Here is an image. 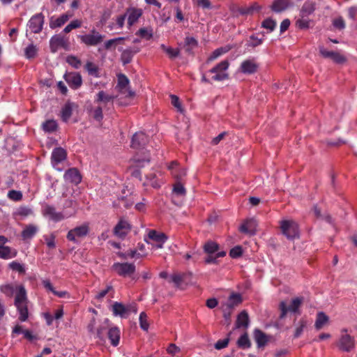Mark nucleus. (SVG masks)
<instances>
[{"mask_svg": "<svg viewBox=\"0 0 357 357\" xmlns=\"http://www.w3.org/2000/svg\"><path fill=\"white\" fill-rule=\"evenodd\" d=\"M17 289V291L15 294L14 304L19 312V319L21 321H25L29 317V301L26 296V291L22 285H19Z\"/></svg>", "mask_w": 357, "mask_h": 357, "instance_id": "1", "label": "nucleus"}, {"mask_svg": "<svg viewBox=\"0 0 357 357\" xmlns=\"http://www.w3.org/2000/svg\"><path fill=\"white\" fill-rule=\"evenodd\" d=\"M114 96L105 93L104 91H100L96 96L94 102L98 105L92 110L93 118L100 122L103 119L102 104L105 107L109 102L112 103Z\"/></svg>", "mask_w": 357, "mask_h": 357, "instance_id": "2", "label": "nucleus"}, {"mask_svg": "<svg viewBox=\"0 0 357 357\" xmlns=\"http://www.w3.org/2000/svg\"><path fill=\"white\" fill-rule=\"evenodd\" d=\"M229 66L228 60H223L216 64L213 68L208 70V73L215 74L211 77V80L215 82H221L229 78V74L227 73Z\"/></svg>", "mask_w": 357, "mask_h": 357, "instance_id": "3", "label": "nucleus"}, {"mask_svg": "<svg viewBox=\"0 0 357 357\" xmlns=\"http://www.w3.org/2000/svg\"><path fill=\"white\" fill-rule=\"evenodd\" d=\"M281 232L288 239H294L299 235L298 224L292 220H284L280 222Z\"/></svg>", "mask_w": 357, "mask_h": 357, "instance_id": "4", "label": "nucleus"}, {"mask_svg": "<svg viewBox=\"0 0 357 357\" xmlns=\"http://www.w3.org/2000/svg\"><path fill=\"white\" fill-rule=\"evenodd\" d=\"M89 223H84L68 231L66 238L74 243H77L79 239L86 237L89 233Z\"/></svg>", "mask_w": 357, "mask_h": 357, "instance_id": "5", "label": "nucleus"}, {"mask_svg": "<svg viewBox=\"0 0 357 357\" xmlns=\"http://www.w3.org/2000/svg\"><path fill=\"white\" fill-rule=\"evenodd\" d=\"M303 301V298L302 297L294 298L288 307L285 301H281L279 305V309L280 310V319H282L285 318L288 312L300 314L299 308Z\"/></svg>", "mask_w": 357, "mask_h": 357, "instance_id": "6", "label": "nucleus"}, {"mask_svg": "<svg viewBox=\"0 0 357 357\" xmlns=\"http://www.w3.org/2000/svg\"><path fill=\"white\" fill-rule=\"evenodd\" d=\"M347 328L341 330V335L337 343L339 349L345 352H349L355 347L354 337L347 334Z\"/></svg>", "mask_w": 357, "mask_h": 357, "instance_id": "7", "label": "nucleus"}, {"mask_svg": "<svg viewBox=\"0 0 357 357\" xmlns=\"http://www.w3.org/2000/svg\"><path fill=\"white\" fill-rule=\"evenodd\" d=\"M82 43L87 46H96L103 41L105 36L100 34L95 29H93L89 33L85 35H79Z\"/></svg>", "mask_w": 357, "mask_h": 357, "instance_id": "8", "label": "nucleus"}, {"mask_svg": "<svg viewBox=\"0 0 357 357\" xmlns=\"http://www.w3.org/2000/svg\"><path fill=\"white\" fill-rule=\"evenodd\" d=\"M112 270L122 277L131 276L135 272V266L130 263H114L112 266Z\"/></svg>", "mask_w": 357, "mask_h": 357, "instance_id": "9", "label": "nucleus"}, {"mask_svg": "<svg viewBox=\"0 0 357 357\" xmlns=\"http://www.w3.org/2000/svg\"><path fill=\"white\" fill-rule=\"evenodd\" d=\"M69 47V42L68 38L61 34H56L53 36L50 40V47L52 53H55L61 47L64 50H68Z\"/></svg>", "mask_w": 357, "mask_h": 357, "instance_id": "10", "label": "nucleus"}, {"mask_svg": "<svg viewBox=\"0 0 357 357\" xmlns=\"http://www.w3.org/2000/svg\"><path fill=\"white\" fill-rule=\"evenodd\" d=\"M63 79L72 89L77 90L82 85V77L79 73H66L63 75Z\"/></svg>", "mask_w": 357, "mask_h": 357, "instance_id": "11", "label": "nucleus"}, {"mask_svg": "<svg viewBox=\"0 0 357 357\" xmlns=\"http://www.w3.org/2000/svg\"><path fill=\"white\" fill-rule=\"evenodd\" d=\"M319 51L320 55L325 59H331L335 63L342 64L346 62L347 59L344 56L340 54L337 52L328 51L323 45L319 46Z\"/></svg>", "mask_w": 357, "mask_h": 357, "instance_id": "12", "label": "nucleus"}, {"mask_svg": "<svg viewBox=\"0 0 357 357\" xmlns=\"http://www.w3.org/2000/svg\"><path fill=\"white\" fill-rule=\"evenodd\" d=\"M43 215L54 222H58L65 219L63 213L56 211L54 206L48 204L43 206Z\"/></svg>", "mask_w": 357, "mask_h": 357, "instance_id": "13", "label": "nucleus"}, {"mask_svg": "<svg viewBox=\"0 0 357 357\" xmlns=\"http://www.w3.org/2000/svg\"><path fill=\"white\" fill-rule=\"evenodd\" d=\"M131 230L130 223L123 219H121L114 228V234L121 239H124Z\"/></svg>", "mask_w": 357, "mask_h": 357, "instance_id": "14", "label": "nucleus"}, {"mask_svg": "<svg viewBox=\"0 0 357 357\" xmlns=\"http://www.w3.org/2000/svg\"><path fill=\"white\" fill-rule=\"evenodd\" d=\"M44 24V15L42 13H38L31 17L28 22V26L31 32L34 33H40Z\"/></svg>", "mask_w": 357, "mask_h": 357, "instance_id": "15", "label": "nucleus"}, {"mask_svg": "<svg viewBox=\"0 0 357 357\" xmlns=\"http://www.w3.org/2000/svg\"><path fill=\"white\" fill-rule=\"evenodd\" d=\"M240 71L243 74L251 75L257 72L259 64L255 58L244 60L240 66Z\"/></svg>", "mask_w": 357, "mask_h": 357, "instance_id": "16", "label": "nucleus"}, {"mask_svg": "<svg viewBox=\"0 0 357 357\" xmlns=\"http://www.w3.org/2000/svg\"><path fill=\"white\" fill-rule=\"evenodd\" d=\"M149 142L148 136L143 132H136L131 140V147L135 149H142Z\"/></svg>", "mask_w": 357, "mask_h": 357, "instance_id": "17", "label": "nucleus"}, {"mask_svg": "<svg viewBox=\"0 0 357 357\" xmlns=\"http://www.w3.org/2000/svg\"><path fill=\"white\" fill-rule=\"evenodd\" d=\"M63 178L66 182L75 185L79 184L82 181L80 173L76 168H70L67 170L63 175Z\"/></svg>", "mask_w": 357, "mask_h": 357, "instance_id": "18", "label": "nucleus"}, {"mask_svg": "<svg viewBox=\"0 0 357 357\" xmlns=\"http://www.w3.org/2000/svg\"><path fill=\"white\" fill-rule=\"evenodd\" d=\"M257 227V221L255 219H249L241 225L239 230L241 233L252 236L256 234Z\"/></svg>", "mask_w": 357, "mask_h": 357, "instance_id": "19", "label": "nucleus"}, {"mask_svg": "<svg viewBox=\"0 0 357 357\" xmlns=\"http://www.w3.org/2000/svg\"><path fill=\"white\" fill-rule=\"evenodd\" d=\"M292 6L290 0H274L270 6L271 10L276 13H280Z\"/></svg>", "mask_w": 357, "mask_h": 357, "instance_id": "20", "label": "nucleus"}, {"mask_svg": "<svg viewBox=\"0 0 357 357\" xmlns=\"http://www.w3.org/2000/svg\"><path fill=\"white\" fill-rule=\"evenodd\" d=\"M112 310L114 316H119L121 318H126L130 312V307L119 302H114L112 304Z\"/></svg>", "mask_w": 357, "mask_h": 357, "instance_id": "21", "label": "nucleus"}, {"mask_svg": "<svg viewBox=\"0 0 357 357\" xmlns=\"http://www.w3.org/2000/svg\"><path fill=\"white\" fill-rule=\"evenodd\" d=\"M66 157L67 153L65 149H63L61 147L55 148L53 150L51 156L52 163L53 166L55 167V165L65 160L66 159Z\"/></svg>", "mask_w": 357, "mask_h": 357, "instance_id": "22", "label": "nucleus"}, {"mask_svg": "<svg viewBox=\"0 0 357 357\" xmlns=\"http://www.w3.org/2000/svg\"><path fill=\"white\" fill-rule=\"evenodd\" d=\"M125 14H127L128 26L130 27L138 21L142 15V11L141 9L132 8H128Z\"/></svg>", "mask_w": 357, "mask_h": 357, "instance_id": "23", "label": "nucleus"}, {"mask_svg": "<svg viewBox=\"0 0 357 357\" xmlns=\"http://www.w3.org/2000/svg\"><path fill=\"white\" fill-rule=\"evenodd\" d=\"M316 10V3L314 1H306L300 10V17H307L312 15Z\"/></svg>", "mask_w": 357, "mask_h": 357, "instance_id": "24", "label": "nucleus"}, {"mask_svg": "<svg viewBox=\"0 0 357 357\" xmlns=\"http://www.w3.org/2000/svg\"><path fill=\"white\" fill-rule=\"evenodd\" d=\"M242 296L240 294L232 293L228 298L225 306L228 310H232L234 307L242 303Z\"/></svg>", "mask_w": 357, "mask_h": 357, "instance_id": "25", "label": "nucleus"}, {"mask_svg": "<svg viewBox=\"0 0 357 357\" xmlns=\"http://www.w3.org/2000/svg\"><path fill=\"white\" fill-rule=\"evenodd\" d=\"M329 321V317L324 312H319L317 314L314 327L316 330L319 331L326 325Z\"/></svg>", "mask_w": 357, "mask_h": 357, "instance_id": "26", "label": "nucleus"}, {"mask_svg": "<svg viewBox=\"0 0 357 357\" xmlns=\"http://www.w3.org/2000/svg\"><path fill=\"white\" fill-rule=\"evenodd\" d=\"M38 228L34 225H26L22 231V237L23 240L32 238L38 232Z\"/></svg>", "mask_w": 357, "mask_h": 357, "instance_id": "27", "label": "nucleus"}, {"mask_svg": "<svg viewBox=\"0 0 357 357\" xmlns=\"http://www.w3.org/2000/svg\"><path fill=\"white\" fill-rule=\"evenodd\" d=\"M139 52L138 49H126L125 50L121 55V60L123 65H126L130 63L132 61V59L134 55Z\"/></svg>", "mask_w": 357, "mask_h": 357, "instance_id": "28", "label": "nucleus"}, {"mask_svg": "<svg viewBox=\"0 0 357 357\" xmlns=\"http://www.w3.org/2000/svg\"><path fill=\"white\" fill-rule=\"evenodd\" d=\"M148 237L156 243H165L168 238L167 236L162 232H158L156 230H149Z\"/></svg>", "mask_w": 357, "mask_h": 357, "instance_id": "29", "label": "nucleus"}, {"mask_svg": "<svg viewBox=\"0 0 357 357\" xmlns=\"http://www.w3.org/2000/svg\"><path fill=\"white\" fill-rule=\"evenodd\" d=\"M108 338L110 340L111 344L116 347L119 343L120 331L117 327H112L107 332Z\"/></svg>", "mask_w": 357, "mask_h": 357, "instance_id": "30", "label": "nucleus"}, {"mask_svg": "<svg viewBox=\"0 0 357 357\" xmlns=\"http://www.w3.org/2000/svg\"><path fill=\"white\" fill-rule=\"evenodd\" d=\"M255 340L257 344L258 347H261L266 345L268 342L266 335L259 329H255L254 332Z\"/></svg>", "mask_w": 357, "mask_h": 357, "instance_id": "31", "label": "nucleus"}, {"mask_svg": "<svg viewBox=\"0 0 357 357\" xmlns=\"http://www.w3.org/2000/svg\"><path fill=\"white\" fill-rule=\"evenodd\" d=\"M249 325V316L246 311H242L237 317L236 322V328H247Z\"/></svg>", "mask_w": 357, "mask_h": 357, "instance_id": "32", "label": "nucleus"}, {"mask_svg": "<svg viewBox=\"0 0 357 357\" xmlns=\"http://www.w3.org/2000/svg\"><path fill=\"white\" fill-rule=\"evenodd\" d=\"M73 105L71 102H67L62 107L61 111V116L63 121L67 122L73 114Z\"/></svg>", "mask_w": 357, "mask_h": 357, "instance_id": "33", "label": "nucleus"}, {"mask_svg": "<svg viewBox=\"0 0 357 357\" xmlns=\"http://www.w3.org/2000/svg\"><path fill=\"white\" fill-rule=\"evenodd\" d=\"M219 250V245L212 241H208L204 245V250L208 255L217 253Z\"/></svg>", "mask_w": 357, "mask_h": 357, "instance_id": "34", "label": "nucleus"}, {"mask_svg": "<svg viewBox=\"0 0 357 357\" xmlns=\"http://www.w3.org/2000/svg\"><path fill=\"white\" fill-rule=\"evenodd\" d=\"M84 68L88 72L89 75L95 77H99V68L96 64L91 61H87L85 64Z\"/></svg>", "mask_w": 357, "mask_h": 357, "instance_id": "35", "label": "nucleus"}, {"mask_svg": "<svg viewBox=\"0 0 357 357\" xmlns=\"http://www.w3.org/2000/svg\"><path fill=\"white\" fill-rule=\"evenodd\" d=\"M42 128L46 132H53L56 130L58 125L56 121L50 119L43 123Z\"/></svg>", "mask_w": 357, "mask_h": 357, "instance_id": "36", "label": "nucleus"}, {"mask_svg": "<svg viewBox=\"0 0 357 357\" xmlns=\"http://www.w3.org/2000/svg\"><path fill=\"white\" fill-rule=\"evenodd\" d=\"M229 51V49L226 47H220L216 50H215L208 57L206 60V63H209L211 61L217 59L218 57H220L221 55L227 53Z\"/></svg>", "mask_w": 357, "mask_h": 357, "instance_id": "37", "label": "nucleus"}, {"mask_svg": "<svg viewBox=\"0 0 357 357\" xmlns=\"http://www.w3.org/2000/svg\"><path fill=\"white\" fill-rule=\"evenodd\" d=\"M68 19L69 16L67 14H63L56 19L54 21H51L50 26L52 29L61 27L68 20Z\"/></svg>", "mask_w": 357, "mask_h": 357, "instance_id": "38", "label": "nucleus"}, {"mask_svg": "<svg viewBox=\"0 0 357 357\" xmlns=\"http://www.w3.org/2000/svg\"><path fill=\"white\" fill-rule=\"evenodd\" d=\"M160 48L169 56L171 59H175L180 54L178 49H174L171 47H167L164 44L160 45Z\"/></svg>", "mask_w": 357, "mask_h": 357, "instance_id": "39", "label": "nucleus"}, {"mask_svg": "<svg viewBox=\"0 0 357 357\" xmlns=\"http://www.w3.org/2000/svg\"><path fill=\"white\" fill-rule=\"evenodd\" d=\"M197 41L193 37H187L185 40V51L188 53H191L192 49L197 47Z\"/></svg>", "mask_w": 357, "mask_h": 357, "instance_id": "40", "label": "nucleus"}, {"mask_svg": "<svg viewBox=\"0 0 357 357\" xmlns=\"http://www.w3.org/2000/svg\"><path fill=\"white\" fill-rule=\"evenodd\" d=\"M238 346L243 349H248L251 347V342L248 337V335L245 333L242 335L237 341Z\"/></svg>", "mask_w": 357, "mask_h": 357, "instance_id": "41", "label": "nucleus"}, {"mask_svg": "<svg viewBox=\"0 0 357 357\" xmlns=\"http://www.w3.org/2000/svg\"><path fill=\"white\" fill-rule=\"evenodd\" d=\"M66 62L75 69H79L82 66L81 60L74 55L68 56Z\"/></svg>", "mask_w": 357, "mask_h": 357, "instance_id": "42", "label": "nucleus"}, {"mask_svg": "<svg viewBox=\"0 0 357 357\" xmlns=\"http://www.w3.org/2000/svg\"><path fill=\"white\" fill-rule=\"evenodd\" d=\"M36 54H37V48L33 44H30L24 50V55H25L26 58H27L29 59L34 58L36 56Z\"/></svg>", "mask_w": 357, "mask_h": 357, "instance_id": "43", "label": "nucleus"}, {"mask_svg": "<svg viewBox=\"0 0 357 357\" xmlns=\"http://www.w3.org/2000/svg\"><path fill=\"white\" fill-rule=\"evenodd\" d=\"M307 326V321L301 319L298 322V326L295 328L294 338L299 337L303 332L304 328Z\"/></svg>", "mask_w": 357, "mask_h": 357, "instance_id": "44", "label": "nucleus"}, {"mask_svg": "<svg viewBox=\"0 0 357 357\" xmlns=\"http://www.w3.org/2000/svg\"><path fill=\"white\" fill-rule=\"evenodd\" d=\"M15 255L11 254V249L8 246H0V258L8 259L15 257Z\"/></svg>", "mask_w": 357, "mask_h": 357, "instance_id": "45", "label": "nucleus"}, {"mask_svg": "<svg viewBox=\"0 0 357 357\" xmlns=\"http://www.w3.org/2000/svg\"><path fill=\"white\" fill-rule=\"evenodd\" d=\"M17 286L16 287H17ZM1 291L7 296L11 297L14 294L15 291H17V289L15 288L12 284L3 285L0 288Z\"/></svg>", "mask_w": 357, "mask_h": 357, "instance_id": "46", "label": "nucleus"}, {"mask_svg": "<svg viewBox=\"0 0 357 357\" xmlns=\"http://www.w3.org/2000/svg\"><path fill=\"white\" fill-rule=\"evenodd\" d=\"M226 255V252L220 251L218 252L215 256L212 255H208V256L205 259L206 264H216L217 259L219 257H223Z\"/></svg>", "mask_w": 357, "mask_h": 357, "instance_id": "47", "label": "nucleus"}, {"mask_svg": "<svg viewBox=\"0 0 357 357\" xmlns=\"http://www.w3.org/2000/svg\"><path fill=\"white\" fill-rule=\"evenodd\" d=\"M263 43V38H258L255 35L250 36L249 40L247 42V46L255 48L260 45Z\"/></svg>", "mask_w": 357, "mask_h": 357, "instance_id": "48", "label": "nucleus"}, {"mask_svg": "<svg viewBox=\"0 0 357 357\" xmlns=\"http://www.w3.org/2000/svg\"><path fill=\"white\" fill-rule=\"evenodd\" d=\"M139 320L140 328L142 330L147 331L149 329V324L147 321V315L144 312L140 313Z\"/></svg>", "mask_w": 357, "mask_h": 357, "instance_id": "49", "label": "nucleus"}, {"mask_svg": "<svg viewBox=\"0 0 357 357\" xmlns=\"http://www.w3.org/2000/svg\"><path fill=\"white\" fill-rule=\"evenodd\" d=\"M261 26L271 32L276 26V22L271 18H267L262 22Z\"/></svg>", "mask_w": 357, "mask_h": 357, "instance_id": "50", "label": "nucleus"}, {"mask_svg": "<svg viewBox=\"0 0 357 357\" xmlns=\"http://www.w3.org/2000/svg\"><path fill=\"white\" fill-rule=\"evenodd\" d=\"M8 197L13 201L18 202L22 199V193L20 191L11 190L8 192Z\"/></svg>", "mask_w": 357, "mask_h": 357, "instance_id": "51", "label": "nucleus"}, {"mask_svg": "<svg viewBox=\"0 0 357 357\" xmlns=\"http://www.w3.org/2000/svg\"><path fill=\"white\" fill-rule=\"evenodd\" d=\"M128 78L123 74H120L118 76V86L120 89H126V86L129 84Z\"/></svg>", "mask_w": 357, "mask_h": 357, "instance_id": "52", "label": "nucleus"}, {"mask_svg": "<svg viewBox=\"0 0 357 357\" xmlns=\"http://www.w3.org/2000/svg\"><path fill=\"white\" fill-rule=\"evenodd\" d=\"M124 40V38L123 37H119V38H113V39H110V40H107L105 43V50H110L113 46L115 47V46L121 41L123 40Z\"/></svg>", "mask_w": 357, "mask_h": 357, "instance_id": "53", "label": "nucleus"}, {"mask_svg": "<svg viewBox=\"0 0 357 357\" xmlns=\"http://www.w3.org/2000/svg\"><path fill=\"white\" fill-rule=\"evenodd\" d=\"M310 20L306 17H301L296 22V25L301 29H308L310 27Z\"/></svg>", "mask_w": 357, "mask_h": 357, "instance_id": "54", "label": "nucleus"}, {"mask_svg": "<svg viewBox=\"0 0 357 357\" xmlns=\"http://www.w3.org/2000/svg\"><path fill=\"white\" fill-rule=\"evenodd\" d=\"M173 191L177 195L181 196L185 195L186 192L185 188L180 182H177L174 184Z\"/></svg>", "mask_w": 357, "mask_h": 357, "instance_id": "55", "label": "nucleus"}, {"mask_svg": "<svg viewBox=\"0 0 357 357\" xmlns=\"http://www.w3.org/2000/svg\"><path fill=\"white\" fill-rule=\"evenodd\" d=\"M9 266L12 270L17 271L20 273H25V268L24 266L17 261H12L11 263H10Z\"/></svg>", "mask_w": 357, "mask_h": 357, "instance_id": "56", "label": "nucleus"}, {"mask_svg": "<svg viewBox=\"0 0 357 357\" xmlns=\"http://www.w3.org/2000/svg\"><path fill=\"white\" fill-rule=\"evenodd\" d=\"M261 7L259 5H258L257 3H254L251 6H250L247 8L243 9L241 11V13L243 15L252 14L255 11H259L261 10Z\"/></svg>", "mask_w": 357, "mask_h": 357, "instance_id": "57", "label": "nucleus"}, {"mask_svg": "<svg viewBox=\"0 0 357 357\" xmlns=\"http://www.w3.org/2000/svg\"><path fill=\"white\" fill-rule=\"evenodd\" d=\"M242 254H243V250H242L241 246H240V245L235 246L234 248L231 249V250L229 252V256L231 258H234V259L241 257L242 255Z\"/></svg>", "mask_w": 357, "mask_h": 357, "instance_id": "58", "label": "nucleus"}, {"mask_svg": "<svg viewBox=\"0 0 357 357\" xmlns=\"http://www.w3.org/2000/svg\"><path fill=\"white\" fill-rule=\"evenodd\" d=\"M55 238H56V236L54 234H51V235L49 236H45V240L47 246L49 248L52 249V248H55V246H56Z\"/></svg>", "mask_w": 357, "mask_h": 357, "instance_id": "59", "label": "nucleus"}, {"mask_svg": "<svg viewBox=\"0 0 357 357\" xmlns=\"http://www.w3.org/2000/svg\"><path fill=\"white\" fill-rule=\"evenodd\" d=\"M333 26L338 29H343L345 28V22L342 17L335 19L333 22Z\"/></svg>", "mask_w": 357, "mask_h": 357, "instance_id": "60", "label": "nucleus"}, {"mask_svg": "<svg viewBox=\"0 0 357 357\" xmlns=\"http://www.w3.org/2000/svg\"><path fill=\"white\" fill-rule=\"evenodd\" d=\"M126 17L127 14L125 13L116 17L115 25L117 26V28L122 29L123 27Z\"/></svg>", "mask_w": 357, "mask_h": 357, "instance_id": "61", "label": "nucleus"}, {"mask_svg": "<svg viewBox=\"0 0 357 357\" xmlns=\"http://www.w3.org/2000/svg\"><path fill=\"white\" fill-rule=\"evenodd\" d=\"M229 337L227 338H225L223 340H219L218 341H217V342L215 344V348L216 349H222L223 348H225L227 347L228 344H229Z\"/></svg>", "mask_w": 357, "mask_h": 357, "instance_id": "62", "label": "nucleus"}, {"mask_svg": "<svg viewBox=\"0 0 357 357\" xmlns=\"http://www.w3.org/2000/svg\"><path fill=\"white\" fill-rule=\"evenodd\" d=\"M170 98H171L172 104L176 108H177L178 110L181 111V102H180L178 97L175 96V95H171Z\"/></svg>", "mask_w": 357, "mask_h": 357, "instance_id": "63", "label": "nucleus"}, {"mask_svg": "<svg viewBox=\"0 0 357 357\" xmlns=\"http://www.w3.org/2000/svg\"><path fill=\"white\" fill-rule=\"evenodd\" d=\"M137 33L142 38H146V39H150L152 38L153 34L151 32H149L147 29L145 28H141L139 29Z\"/></svg>", "mask_w": 357, "mask_h": 357, "instance_id": "64", "label": "nucleus"}]
</instances>
